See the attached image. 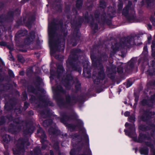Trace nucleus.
<instances>
[{
  "instance_id": "37",
  "label": "nucleus",
  "mask_w": 155,
  "mask_h": 155,
  "mask_svg": "<svg viewBox=\"0 0 155 155\" xmlns=\"http://www.w3.org/2000/svg\"><path fill=\"white\" fill-rule=\"evenodd\" d=\"M149 101V100L147 99H143L141 101V103L143 106H147L149 107H151L153 105L150 104Z\"/></svg>"
},
{
  "instance_id": "19",
  "label": "nucleus",
  "mask_w": 155,
  "mask_h": 155,
  "mask_svg": "<svg viewBox=\"0 0 155 155\" xmlns=\"http://www.w3.org/2000/svg\"><path fill=\"white\" fill-rule=\"evenodd\" d=\"M146 134H143L142 132H140L139 136L137 138V136L136 134V136L133 137L132 139L133 140L138 143H142L144 142V140L145 139Z\"/></svg>"
},
{
  "instance_id": "64",
  "label": "nucleus",
  "mask_w": 155,
  "mask_h": 155,
  "mask_svg": "<svg viewBox=\"0 0 155 155\" xmlns=\"http://www.w3.org/2000/svg\"><path fill=\"white\" fill-rule=\"evenodd\" d=\"M145 144L146 146L150 147L151 148H153L154 147L153 144H152L150 142L146 141L145 142Z\"/></svg>"
},
{
  "instance_id": "13",
  "label": "nucleus",
  "mask_w": 155,
  "mask_h": 155,
  "mask_svg": "<svg viewBox=\"0 0 155 155\" xmlns=\"http://www.w3.org/2000/svg\"><path fill=\"white\" fill-rule=\"evenodd\" d=\"M154 112L150 111L148 109L144 110L140 117L141 120L143 122H147L151 119L155 115Z\"/></svg>"
},
{
  "instance_id": "47",
  "label": "nucleus",
  "mask_w": 155,
  "mask_h": 155,
  "mask_svg": "<svg viewBox=\"0 0 155 155\" xmlns=\"http://www.w3.org/2000/svg\"><path fill=\"white\" fill-rule=\"evenodd\" d=\"M13 122L17 125H20L23 122V121H21L20 117H18L14 119Z\"/></svg>"
},
{
  "instance_id": "59",
  "label": "nucleus",
  "mask_w": 155,
  "mask_h": 155,
  "mask_svg": "<svg viewBox=\"0 0 155 155\" xmlns=\"http://www.w3.org/2000/svg\"><path fill=\"white\" fill-rule=\"evenodd\" d=\"M70 155H79L80 154H78L75 150V148H73L71 149L70 152Z\"/></svg>"
},
{
  "instance_id": "50",
  "label": "nucleus",
  "mask_w": 155,
  "mask_h": 155,
  "mask_svg": "<svg viewBox=\"0 0 155 155\" xmlns=\"http://www.w3.org/2000/svg\"><path fill=\"white\" fill-rule=\"evenodd\" d=\"M29 35L28 36H29L32 40L34 41L35 38V32L34 31H31L29 32Z\"/></svg>"
},
{
  "instance_id": "62",
  "label": "nucleus",
  "mask_w": 155,
  "mask_h": 155,
  "mask_svg": "<svg viewBox=\"0 0 155 155\" xmlns=\"http://www.w3.org/2000/svg\"><path fill=\"white\" fill-rule=\"evenodd\" d=\"M75 88L77 91H80L81 89V85L80 83H78L75 85Z\"/></svg>"
},
{
  "instance_id": "39",
  "label": "nucleus",
  "mask_w": 155,
  "mask_h": 155,
  "mask_svg": "<svg viewBox=\"0 0 155 155\" xmlns=\"http://www.w3.org/2000/svg\"><path fill=\"white\" fill-rule=\"evenodd\" d=\"M53 147L55 150L58 151V155H65L64 153L61 152L59 150V147L58 143H54Z\"/></svg>"
},
{
  "instance_id": "55",
  "label": "nucleus",
  "mask_w": 155,
  "mask_h": 155,
  "mask_svg": "<svg viewBox=\"0 0 155 155\" xmlns=\"http://www.w3.org/2000/svg\"><path fill=\"white\" fill-rule=\"evenodd\" d=\"M21 96L23 97V101H26L28 99V94L25 91H24L22 93Z\"/></svg>"
},
{
  "instance_id": "24",
  "label": "nucleus",
  "mask_w": 155,
  "mask_h": 155,
  "mask_svg": "<svg viewBox=\"0 0 155 155\" xmlns=\"http://www.w3.org/2000/svg\"><path fill=\"white\" fill-rule=\"evenodd\" d=\"M88 65L87 64L86 67L84 66L82 75L84 77L89 78L91 77V70L90 68H88Z\"/></svg>"
},
{
  "instance_id": "5",
  "label": "nucleus",
  "mask_w": 155,
  "mask_h": 155,
  "mask_svg": "<svg viewBox=\"0 0 155 155\" xmlns=\"http://www.w3.org/2000/svg\"><path fill=\"white\" fill-rule=\"evenodd\" d=\"M81 52V50L79 48H74L71 52V54L68 58V65L72 71L78 72L81 73L82 71V68L79 64L78 62H76L78 60L79 55L78 54Z\"/></svg>"
},
{
  "instance_id": "61",
  "label": "nucleus",
  "mask_w": 155,
  "mask_h": 155,
  "mask_svg": "<svg viewBox=\"0 0 155 155\" xmlns=\"http://www.w3.org/2000/svg\"><path fill=\"white\" fill-rule=\"evenodd\" d=\"M150 20L153 26H155V18L153 15H151L150 18Z\"/></svg>"
},
{
  "instance_id": "36",
  "label": "nucleus",
  "mask_w": 155,
  "mask_h": 155,
  "mask_svg": "<svg viewBox=\"0 0 155 155\" xmlns=\"http://www.w3.org/2000/svg\"><path fill=\"white\" fill-rule=\"evenodd\" d=\"M27 91L28 92L35 94L36 93L37 91L36 89L34 86L32 85H28L27 87Z\"/></svg>"
},
{
  "instance_id": "53",
  "label": "nucleus",
  "mask_w": 155,
  "mask_h": 155,
  "mask_svg": "<svg viewBox=\"0 0 155 155\" xmlns=\"http://www.w3.org/2000/svg\"><path fill=\"white\" fill-rule=\"evenodd\" d=\"M101 14L100 11L98 10H96L94 13V16L95 19L97 20L99 18Z\"/></svg>"
},
{
  "instance_id": "11",
  "label": "nucleus",
  "mask_w": 155,
  "mask_h": 155,
  "mask_svg": "<svg viewBox=\"0 0 155 155\" xmlns=\"http://www.w3.org/2000/svg\"><path fill=\"white\" fill-rule=\"evenodd\" d=\"M97 67L98 68L97 76L95 77V78L93 77V79L94 83L98 85L101 83V81H103L105 79L106 74L103 65H98Z\"/></svg>"
},
{
  "instance_id": "51",
  "label": "nucleus",
  "mask_w": 155,
  "mask_h": 155,
  "mask_svg": "<svg viewBox=\"0 0 155 155\" xmlns=\"http://www.w3.org/2000/svg\"><path fill=\"white\" fill-rule=\"evenodd\" d=\"M6 119L4 116H2L0 117V126H2L6 122Z\"/></svg>"
},
{
  "instance_id": "23",
  "label": "nucleus",
  "mask_w": 155,
  "mask_h": 155,
  "mask_svg": "<svg viewBox=\"0 0 155 155\" xmlns=\"http://www.w3.org/2000/svg\"><path fill=\"white\" fill-rule=\"evenodd\" d=\"M54 9L58 11L61 10V0H54L52 4Z\"/></svg>"
},
{
  "instance_id": "10",
  "label": "nucleus",
  "mask_w": 155,
  "mask_h": 155,
  "mask_svg": "<svg viewBox=\"0 0 155 155\" xmlns=\"http://www.w3.org/2000/svg\"><path fill=\"white\" fill-rule=\"evenodd\" d=\"M134 38L135 36L131 35L122 38L121 40L124 47H126L129 48H130L134 46H139L142 44V42L136 43L134 41Z\"/></svg>"
},
{
  "instance_id": "58",
  "label": "nucleus",
  "mask_w": 155,
  "mask_h": 155,
  "mask_svg": "<svg viewBox=\"0 0 155 155\" xmlns=\"http://www.w3.org/2000/svg\"><path fill=\"white\" fill-rule=\"evenodd\" d=\"M119 2L118 5L117 7L119 11H121L123 8V2L122 0H119Z\"/></svg>"
},
{
  "instance_id": "6",
  "label": "nucleus",
  "mask_w": 155,
  "mask_h": 155,
  "mask_svg": "<svg viewBox=\"0 0 155 155\" xmlns=\"http://www.w3.org/2000/svg\"><path fill=\"white\" fill-rule=\"evenodd\" d=\"M132 5V2L129 1L122 12V15L126 18L128 21L131 23L135 20V11L134 8L131 7Z\"/></svg>"
},
{
  "instance_id": "33",
  "label": "nucleus",
  "mask_w": 155,
  "mask_h": 155,
  "mask_svg": "<svg viewBox=\"0 0 155 155\" xmlns=\"http://www.w3.org/2000/svg\"><path fill=\"white\" fill-rule=\"evenodd\" d=\"M28 31L26 30H21L18 31L17 33L18 37L24 36L28 35Z\"/></svg>"
},
{
  "instance_id": "18",
  "label": "nucleus",
  "mask_w": 155,
  "mask_h": 155,
  "mask_svg": "<svg viewBox=\"0 0 155 155\" xmlns=\"http://www.w3.org/2000/svg\"><path fill=\"white\" fill-rule=\"evenodd\" d=\"M40 142L42 144L41 147L43 150H45L48 146V142L47 140V137L45 132L42 134L40 136Z\"/></svg>"
},
{
  "instance_id": "63",
  "label": "nucleus",
  "mask_w": 155,
  "mask_h": 155,
  "mask_svg": "<svg viewBox=\"0 0 155 155\" xmlns=\"http://www.w3.org/2000/svg\"><path fill=\"white\" fill-rule=\"evenodd\" d=\"M30 105V104L27 101H25L24 103V105L23 109L24 110H25Z\"/></svg>"
},
{
  "instance_id": "17",
  "label": "nucleus",
  "mask_w": 155,
  "mask_h": 155,
  "mask_svg": "<svg viewBox=\"0 0 155 155\" xmlns=\"http://www.w3.org/2000/svg\"><path fill=\"white\" fill-rule=\"evenodd\" d=\"M129 130L124 129V131L125 134L129 137L132 138L133 136L136 134L135 125L134 124H131L129 127Z\"/></svg>"
},
{
  "instance_id": "52",
  "label": "nucleus",
  "mask_w": 155,
  "mask_h": 155,
  "mask_svg": "<svg viewBox=\"0 0 155 155\" xmlns=\"http://www.w3.org/2000/svg\"><path fill=\"white\" fill-rule=\"evenodd\" d=\"M11 105L14 107L17 104V100L15 98H12L10 100L9 103Z\"/></svg>"
},
{
  "instance_id": "43",
  "label": "nucleus",
  "mask_w": 155,
  "mask_h": 155,
  "mask_svg": "<svg viewBox=\"0 0 155 155\" xmlns=\"http://www.w3.org/2000/svg\"><path fill=\"white\" fill-rule=\"evenodd\" d=\"M117 72L119 74H122L124 72V67L122 64L117 66Z\"/></svg>"
},
{
  "instance_id": "31",
  "label": "nucleus",
  "mask_w": 155,
  "mask_h": 155,
  "mask_svg": "<svg viewBox=\"0 0 155 155\" xmlns=\"http://www.w3.org/2000/svg\"><path fill=\"white\" fill-rule=\"evenodd\" d=\"M116 67L115 66H112L110 67H107L106 71L108 74H116Z\"/></svg>"
},
{
  "instance_id": "20",
  "label": "nucleus",
  "mask_w": 155,
  "mask_h": 155,
  "mask_svg": "<svg viewBox=\"0 0 155 155\" xmlns=\"http://www.w3.org/2000/svg\"><path fill=\"white\" fill-rule=\"evenodd\" d=\"M84 138L86 140V143H87L88 145V148H85V150L84 151L83 153L79 155H92L91 151L89 148V139L87 135H84Z\"/></svg>"
},
{
  "instance_id": "41",
  "label": "nucleus",
  "mask_w": 155,
  "mask_h": 155,
  "mask_svg": "<svg viewBox=\"0 0 155 155\" xmlns=\"http://www.w3.org/2000/svg\"><path fill=\"white\" fill-rule=\"evenodd\" d=\"M33 151V155H39L41 153V150L39 146H37L35 148Z\"/></svg>"
},
{
  "instance_id": "40",
  "label": "nucleus",
  "mask_w": 155,
  "mask_h": 155,
  "mask_svg": "<svg viewBox=\"0 0 155 155\" xmlns=\"http://www.w3.org/2000/svg\"><path fill=\"white\" fill-rule=\"evenodd\" d=\"M93 21L91 22V27H94V28H93V31H94V33H95L96 32V31H97L98 30V25L97 23H94V21L92 20Z\"/></svg>"
},
{
  "instance_id": "12",
  "label": "nucleus",
  "mask_w": 155,
  "mask_h": 155,
  "mask_svg": "<svg viewBox=\"0 0 155 155\" xmlns=\"http://www.w3.org/2000/svg\"><path fill=\"white\" fill-rule=\"evenodd\" d=\"M35 129V127L32 122H27L24 128L23 134L26 135L31 134L33 133Z\"/></svg>"
},
{
  "instance_id": "34",
  "label": "nucleus",
  "mask_w": 155,
  "mask_h": 155,
  "mask_svg": "<svg viewBox=\"0 0 155 155\" xmlns=\"http://www.w3.org/2000/svg\"><path fill=\"white\" fill-rule=\"evenodd\" d=\"M138 129L139 130L143 131L149 130L150 129L149 126L143 124H141L139 126Z\"/></svg>"
},
{
  "instance_id": "54",
  "label": "nucleus",
  "mask_w": 155,
  "mask_h": 155,
  "mask_svg": "<svg viewBox=\"0 0 155 155\" xmlns=\"http://www.w3.org/2000/svg\"><path fill=\"white\" fill-rule=\"evenodd\" d=\"M128 66L131 69H133L134 68V63L133 61L132 58L129 62Z\"/></svg>"
},
{
  "instance_id": "16",
  "label": "nucleus",
  "mask_w": 155,
  "mask_h": 155,
  "mask_svg": "<svg viewBox=\"0 0 155 155\" xmlns=\"http://www.w3.org/2000/svg\"><path fill=\"white\" fill-rule=\"evenodd\" d=\"M21 127L22 126L21 125H15L13 123H11L8 126V130L12 134H15L20 131Z\"/></svg>"
},
{
  "instance_id": "28",
  "label": "nucleus",
  "mask_w": 155,
  "mask_h": 155,
  "mask_svg": "<svg viewBox=\"0 0 155 155\" xmlns=\"http://www.w3.org/2000/svg\"><path fill=\"white\" fill-rule=\"evenodd\" d=\"M11 137L8 134L4 135L2 137V142L3 143L8 144L12 140Z\"/></svg>"
},
{
  "instance_id": "42",
  "label": "nucleus",
  "mask_w": 155,
  "mask_h": 155,
  "mask_svg": "<svg viewBox=\"0 0 155 155\" xmlns=\"http://www.w3.org/2000/svg\"><path fill=\"white\" fill-rule=\"evenodd\" d=\"M33 41L29 36H27L24 40V43L26 45H31V42Z\"/></svg>"
},
{
  "instance_id": "25",
  "label": "nucleus",
  "mask_w": 155,
  "mask_h": 155,
  "mask_svg": "<svg viewBox=\"0 0 155 155\" xmlns=\"http://www.w3.org/2000/svg\"><path fill=\"white\" fill-rule=\"evenodd\" d=\"M122 44L121 41L120 40L119 42H116L114 45H113L111 47V48H112L113 52L114 53L116 52L117 51H119L120 47L123 48H124Z\"/></svg>"
},
{
  "instance_id": "9",
  "label": "nucleus",
  "mask_w": 155,
  "mask_h": 155,
  "mask_svg": "<svg viewBox=\"0 0 155 155\" xmlns=\"http://www.w3.org/2000/svg\"><path fill=\"white\" fill-rule=\"evenodd\" d=\"M20 14L21 12L18 8H16L14 11L9 10L6 14H2L0 15V23H10L12 22L15 12Z\"/></svg>"
},
{
  "instance_id": "15",
  "label": "nucleus",
  "mask_w": 155,
  "mask_h": 155,
  "mask_svg": "<svg viewBox=\"0 0 155 155\" xmlns=\"http://www.w3.org/2000/svg\"><path fill=\"white\" fill-rule=\"evenodd\" d=\"M73 81V77L71 74H67L65 78L63 80L64 86L66 88H68L71 86V82Z\"/></svg>"
},
{
  "instance_id": "56",
  "label": "nucleus",
  "mask_w": 155,
  "mask_h": 155,
  "mask_svg": "<svg viewBox=\"0 0 155 155\" xmlns=\"http://www.w3.org/2000/svg\"><path fill=\"white\" fill-rule=\"evenodd\" d=\"M84 123L81 120L78 121L76 125V127H78L80 129H81L83 127Z\"/></svg>"
},
{
  "instance_id": "14",
  "label": "nucleus",
  "mask_w": 155,
  "mask_h": 155,
  "mask_svg": "<svg viewBox=\"0 0 155 155\" xmlns=\"http://www.w3.org/2000/svg\"><path fill=\"white\" fill-rule=\"evenodd\" d=\"M101 19L103 22L106 23L108 25H110L112 24L111 19L113 16L110 13L107 12V14L105 12H103L101 16Z\"/></svg>"
},
{
  "instance_id": "60",
  "label": "nucleus",
  "mask_w": 155,
  "mask_h": 155,
  "mask_svg": "<svg viewBox=\"0 0 155 155\" xmlns=\"http://www.w3.org/2000/svg\"><path fill=\"white\" fill-rule=\"evenodd\" d=\"M149 101L150 103L152 104L155 102V93L151 96Z\"/></svg>"
},
{
  "instance_id": "29",
  "label": "nucleus",
  "mask_w": 155,
  "mask_h": 155,
  "mask_svg": "<svg viewBox=\"0 0 155 155\" xmlns=\"http://www.w3.org/2000/svg\"><path fill=\"white\" fill-rule=\"evenodd\" d=\"M36 82L37 83V84H36L35 83V87L37 88L38 90L41 91V93L44 92L45 90L43 88H41L40 90H39L38 89L40 88V85L42 79L39 76H37L36 77Z\"/></svg>"
},
{
  "instance_id": "30",
  "label": "nucleus",
  "mask_w": 155,
  "mask_h": 155,
  "mask_svg": "<svg viewBox=\"0 0 155 155\" xmlns=\"http://www.w3.org/2000/svg\"><path fill=\"white\" fill-rule=\"evenodd\" d=\"M149 148L147 147H144L140 148L139 152L141 155H148L149 153Z\"/></svg>"
},
{
  "instance_id": "26",
  "label": "nucleus",
  "mask_w": 155,
  "mask_h": 155,
  "mask_svg": "<svg viewBox=\"0 0 155 155\" xmlns=\"http://www.w3.org/2000/svg\"><path fill=\"white\" fill-rule=\"evenodd\" d=\"M39 99L40 101H42L45 104V105L49 106H53L54 104L53 102L49 101L48 99H45L43 98V97L40 95L39 97Z\"/></svg>"
},
{
  "instance_id": "46",
  "label": "nucleus",
  "mask_w": 155,
  "mask_h": 155,
  "mask_svg": "<svg viewBox=\"0 0 155 155\" xmlns=\"http://www.w3.org/2000/svg\"><path fill=\"white\" fill-rule=\"evenodd\" d=\"M100 7L105 9L107 6L106 2L104 0H101L99 2Z\"/></svg>"
},
{
  "instance_id": "3",
  "label": "nucleus",
  "mask_w": 155,
  "mask_h": 155,
  "mask_svg": "<svg viewBox=\"0 0 155 155\" xmlns=\"http://www.w3.org/2000/svg\"><path fill=\"white\" fill-rule=\"evenodd\" d=\"M92 19L94 21V17L91 14L89 15V12L86 11L83 14V17L79 16L75 23V28L72 38V44L73 47L75 46L78 43L80 40L81 33L79 32V29L83 22L88 23Z\"/></svg>"
},
{
  "instance_id": "2",
  "label": "nucleus",
  "mask_w": 155,
  "mask_h": 155,
  "mask_svg": "<svg viewBox=\"0 0 155 155\" xmlns=\"http://www.w3.org/2000/svg\"><path fill=\"white\" fill-rule=\"evenodd\" d=\"M56 94L54 97L57 105L60 107L68 108V106L72 107L77 102L80 103L85 99V96L83 94L78 95L76 96L75 94H71V96L69 94L66 95L65 101L60 96V93L65 94L66 91L60 85L58 86L55 90Z\"/></svg>"
},
{
  "instance_id": "21",
  "label": "nucleus",
  "mask_w": 155,
  "mask_h": 155,
  "mask_svg": "<svg viewBox=\"0 0 155 155\" xmlns=\"http://www.w3.org/2000/svg\"><path fill=\"white\" fill-rule=\"evenodd\" d=\"M35 17L34 15H32L29 16L25 23V26L29 29H31L32 26L35 20Z\"/></svg>"
},
{
  "instance_id": "8",
  "label": "nucleus",
  "mask_w": 155,
  "mask_h": 155,
  "mask_svg": "<svg viewBox=\"0 0 155 155\" xmlns=\"http://www.w3.org/2000/svg\"><path fill=\"white\" fill-rule=\"evenodd\" d=\"M73 116V115H68L66 112L63 111L60 113V117H58V118L60 120V121L64 124L71 131H74L76 128V125L67 123L68 121L72 119V117Z\"/></svg>"
},
{
  "instance_id": "38",
  "label": "nucleus",
  "mask_w": 155,
  "mask_h": 155,
  "mask_svg": "<svg viewBox=\"0 0 155 155\" xmlns=\"http://www.w3.org/2000/svg\"><path fill=\"white\" fill-rule=\"evenodd\" d=\"M57 73L58 75H60L64 71L63 66L61 64H59L57 66Z\"/></svg>"
},
{
  "instance_id": "49",
  "label": "nucleus",
  "mask_w": 155,
  "mask_h": 155,
  "mask_svg": "<svg viewBox=\"0 0 155 155\" xmlns=\"http://www.w3.org/2000/svg\"><path fill=\"white\" fill-rule=\"evenodd\" d=\"M25 143V141H22L20 144L17 145V148L21 151L22 149L24 148Z\"/></svg>"
},
{
  "instance_id": "32",
  "label": "nucleus",
  "mask_w": 155,
  "mask_h": 155,
  "mask_svg": "<svg viewBox=\"0 0 155 155\" xmlns=\"http://www.w3.org/2000/svg\"><path fill=\"white\" fill-rule=\"evenodd\" d=\"M83 0H77L75 6L77 9H81L82 7L83 4Z\"/></svg>"
},
{
  "instance_id": "57",
  "label": "nucleus",
  "mask_w": 155,
  "mask_h": 155,
  "mask_svg": "<svg viewBox=\"0 0 155 155\" xmlns=\"http://www.w3.org/2000/svg\"><path fill=\"white\" fill-rule=\"evenodd\" d=\"M128 120L132 124H134L135 121V117L134 116H130L128 118Z\"/></svg>"
},
{
  "instance_id": "7",
  "label": "nucleus",
  "mask_w": 155,
  "mask_h": 155,
  "mask_svg": "<svg viewBox=\"0 0 155 155\" xmlns=\"http://www.w3.org/2000/svg\"><path fill=\"white\" fill-rule=\"evenodd\" d=\"M90 58L91 60L92 65L94 67H97L98 65H103V61L107 62V61L108 56L107 54L105 52L101 53L100 55L97 57L93 53H91L90 55Z\"/></svg>"
},
{
  "instance_id": "45",
  "label": "nucleus",
  "mask_w": 155,
  "mask_h": 155,
  "mask_svg": "<svg viewBox=\"0 0 155 155\" xmlns=\"http://www.w3.org/2000/svg\"><path fill=\"white\" fill-rule=\"evenodd\" d=\"M17 60L18 61L22 63H24L25 61V60L23 56L20 54L17 55Z\"/></svg>"
},
{
  "instance_id": "35",
  "label": "nucleus",
  "mask_w": 155,
  "mask_h": 155,
  "mask_svg": "<svg viewBox=\"0 0 155 155\" xmlns=\"http://www.w3.org/2000/svg\"><path fill=\"white\" fill-rule=\"evenodd\" d=\"M53 120L51 119H47L44 120L43 122V126L45 127H48L52 124Z\"/></svg>"
},
{
  "instance_id": "4",
  "label": "nucleus",
  "mask_w": 155,
  "mask_h": 155,
  "mask_svg": "<svg viewBox=\"0 0 155 155\" xmlns=\"http://www.w3.org/2000/svg\"><path fill=\"white\" fill-rule=\"evenodd\" d=\"M148 52L147 46H145L143 48V53L144 55L140 57L138 59V63H141V68L144 70L146 66H148V69L145 71V73L148 76H152L155 75V59L152 61L150 65H149V61L146 55Z\"/></svg>"
},
{
  "instance_id": "44",
  "label": "nucleus",
  "mask_w": 155,
  "mask_h": 155,
  "mask_svg": "<svg viewBox=\"0 0 155 155\" xmlns=\"http://www.w3.org/2000/svg\"><path fill=\"white\" fill-rule=\"evenodd\" d=\"M83 134L82 136L84 137V142H85V144L83 142H82L81 143V145H79V146L80 147H81L82 148L83 147H84L85 146V145H87V147L84 148V150L83 151V153L84 151L85 150V148H88L89 147H88V145L87 143H86V142H85L86 140L85 139L84 137V135H87V134H85V133L84 134V132H83Z\"/></svg>"
},
{
  "instance_id": "48",
  "label": "nucleus",
  "mask_w": 155,
  "mask_h": 155,
  "mask_svg": "<svg viewBox=\"0 0 155 155\" xmlns=\"http://www.w3.org/2000/svg\"><path fill=\"white\" fill-rule=\"evenodd\" d=\"M4 107L5 110L9 111L11 110L14 107L9 103V104H5Z\"/></svg>"
},
{
  "instance_id": "22",
  "label": "nucleus",
  "mask_w": 155,
  "mask_h": 155,
  "mask_svg": "<svg viewBox=\"0 0 155 155\" xmlns=\"http://www.w3.org/2000/svg\"><path fill=\"white\" fill-rule=\"evenodd\" d=\"M74 137L78 139H79L80 140V141H79L78 143H79L80 142H81V140H82L83 138L82 136L79 134H76L74 136ZM73 146L74 147L77 146V147L76 148H75V150L78 153V154L80 152V151L81 150L82 148H81V147H80L79 146H78L77 145V144L76 143H74L73 144Z\"/></svg>"
},
{
  "instance_id": "27",
  "label": "nucleus",
  "mask_w": 155,
  "mask_h": 155,
  "mask_svg": "<svg viewBox=\"0 0 155 155\" xmlns=\"http://www.w3.org/2000/svg\"><path fill=\"white\" fill-rule=\"evenodd\" d=\"M48 132L50 134L56 136L58 135L60 133V131L59 130L53 127L49 128Z\"/></svg>"
},
{
  "instance_id": "1",
  "label": "nucleus",
  "mask_w": 155,
  "mask_h": 155,
  "mask_svg": "<svg viewBox=\"0 0 155 155\" xmlns=\"http://www.w3.org/2000/svg\"><path fill=\"white\" fill-rule=\"evenodd\" d=\"M63 22L62 20H60L58 23L54 21H52L48 27V35L49 37V45L51 54H54L57 51H60V44L62 38V34H58L57 32L60 26V31L61 33L66 31V29L64 27Z\"/></svg>"
}]
</instances>
